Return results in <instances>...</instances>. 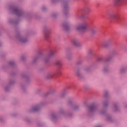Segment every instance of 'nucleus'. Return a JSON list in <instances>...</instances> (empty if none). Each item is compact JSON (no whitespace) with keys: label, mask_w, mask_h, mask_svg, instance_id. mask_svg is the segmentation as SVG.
I'll return each mask as SVG.
<instances>
[{"label":"nucleus","mask_w":127,"mask_h":127,"mask_svg":"<svg viewBox=\"0 0 127 127\" xmlns=\"http://www.w3.org/2000/svg\"><path fill=\"white\" fill-rule=\"evenodd\" d=\"M88 25L87 24V23L84 22L82 24H81L80 25H78L76 27V30L78 31H82L83 32H85V31H87V26Z\"/></svg>","instance_id":"obj_1"},{"label":"nucleus","mask_w":127,"mask_h":127,"mask_svg":"<svg viewBox=\"0 0 127 127\" xmlns=\"http://www.w3.org/2000/svg\"><path fill=\"white\" fill-rule=\"evenodd\" d=\"M88 109L90 112H94L96 110V106H95V104H92L88 107Z\"/></svg>","instance_id":"obj_2"},{"label":"nucleus","mask_w":127,"mask_h":127,"mask_svg":"<svg viewBox=\"0 0 127 127\" xmlns=\"http://www.w3.org/2000/svg\"><path fill=\"white\" fill-rule=\"evenodd\" d=\"M14 13H16V14H17L18 15H20V14H21V11L17 8L14 9Z\"/></svg>","instance_id":"obj_3"},{"label":"nucleus","mask_w":127,"mask_h":127,"mask_svg":"<svg viewBox=\"0 0 127 127\" xmlns=\"http://www.w3.org/2000/svg\"><path fill=\"white\" fill-rule=\"evenodd\" d=\"M111 18H113V19H116V20H118L119 19V17L118 14H113L111 15Z\"/></svg>","instance_id":"obj_4"},{"label":"nucleus","mask_w":127,"mask_h":127,"mask_svg":"<svg viewBox=\"0 0 127 127\" xmlns=\"http://www.w3.org/2000/svg\"><path fill=\"white\" fill-rule=\"evenodd\" d=\"M64 27L66 31H68V30H69V25L68 24H64Z\"/></svg>","instance_id":"obj_5"},{"label":"nucleus","mask_w":127,"mask_h":127,"mask_svg":"<svg viewBox=\"0 0 127 127\" xmlns=\"http://www.w3.org/2000/svg\"><path fill=\"white\" fill-rule=\"evenodd\" d=\"M72 44L75 46H78V45H79V42H78V41H77V40L72 41Z\"/></svg>","instance_id":"obj_6"},{"label":"nucleus","mask_w":127,"mask_h":127,"mask_svg":"<svg viewBox=\"0 0 127 127\" xmlns=\"http://www.w3.org/2000/svg\"><path fill=\"white\" fill-rule=\"evenodd\" d=\"M64 10H66L68 8V5H67V2L66 1L64 2Z\"/></svg>","instance_id":"obj_7"},{"label":"nucleus","mask_w":127,"mask_h":127,"mask_svg":"<svg viewBox=\"0 0 127 127\" xmlns=\"http://www.w3.org/2000/svg\"><path fill=\"white\" fill-rule=\"evenodd\" d=\"M39 110V107L36 106L33 108V111L34 112H37V111H38Z\"/></svg>","instance_id":"obj_8"},{"label":"nucleus","mask_w":127,"mask_h":127,"mask_svg":"<svg viewBox=\"0 0 127 127\" xmlns=\"http://www.w3.org/2000/svg\"><path fill=\"white\" fill-rule=\"evenodd\" d=\"M124 1V0H115V2L116 3H122Z\"/></svg>","instance_id":"obj_9"},{"label":"nucleus","mask_w":127,"mask_h":127,"mask_svg":"<svg viewBox=\"0 0 127 127\" xmlns=\"http://www.w3.org/2000/svg\"><path fill=\"white\" fill-rule=\"evenodd\" d=\"M56 64L58 65V66H61L62 65V63L60 61H58L56 62Z\"/></svg>","instance_id":"obj_10"},{"label":"nucleus","mask_w":127,"mask_h":127,"mask_svg":"<svg viewBox=\"0 0 127 127\" xmlns=\"http://www.w3.org/2000/svg\"><path fill=\"white\" fill-rule=\"evenodd\" d=\"M53 55H54V52H53V51H51L49 57H51V56H53Z\"/></svg>","instance_id":"obj_11"},{"label":"nucleus","mask_w":127,"mask_h":127,"mask_svg":"<svg viewBox=\"0 0 127 127\" xmlns=\"http://www.w3.org/2000/svg\"><path fill=\"white\" fill-rule=\"evenodd\" d=\"M45 36L46 39H47V38H48V37H49V35H48L47 34H45Z\"/></svg>","instance_id":"obj_12"},{"label":"nucleus","mask_w":127,"mask_h":127,"mask_svg":"<svg viewBox=\"0 0 127 127\" xmlns=\"http://www.w3.org/2000/svg\"><path fill=\"white\" fill-rule=\"evenodd\" d=\"M26 41H27V39L22 40H21V42H23V43L26 42Z\"/></svg>","instance_id":"obj_13"},{"label":"nucleus","mask_w":127,"mask_h":127,"mask_svg":"<svg viewBox=\"0 0 127 127\" xmlns=\"http://www.w3.org/2000/svg\"><path fill=\"white\" fill-rule=\"evenodd\" d=\"M9 64L10 65H12V64H13V62H10Z\"/></svg>","instance_id":"obj_14"},{"label":"nucleus","mask_w":127,"mask_h":127,"mask_svg":"<svg viewBox=\"0 0 127 127\" xmlns=\"http://www.w3.org/2000/svg\"><path fill=\"white\" fill-rule=\"evenodd\" d=\"M92 33H95V32H96V31H92Z\"/></svg>","instance_id":"obj_15"},{"label":"nucleus","mask_w":127,"mask_h":127,"mask_svg":"<svg viewBox=\"0 0 127 127\" xmlns=\"http://www.w3.org/2000/svg\"><path fill=\"white\" fill-rule=\"evenodd\" d=\"M106 70L105 69H104V71L106 72Z\"/></svg>","instance_id":"obj_16"},{"label":"nucleus","mask_w":127,"mask_h":127,"mask_svg":"<svg viewBox=\"0 0 127 127\" xmlns=\"http://www.w3.org/2000/svg\"><path fill=\"white\" fill-rule=\"evenodd\" d=\"M46 61V62H47V61Z\"/></svg>","instance_id":"obj_17"}]
</instances>
